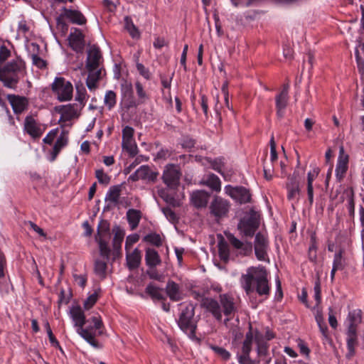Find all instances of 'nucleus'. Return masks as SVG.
<instances>
[{
  "mask_svg": "<svg viewBox=\"0 0 364 364\" xmlns=\"http://www.w3.org/2000/svg\"><path fill=\"white\" fill-rule=\"evenodd\" d=\"M194 315L195 306L190 303L181 309V313L178 320L179 328L192 339L196 338V330L197 327Z\"/></svg>",
  "mask_w": 364,
  "mask_h": 364,
  "instance_id": "3",
  "label": "nucleus"
},
{
  "mask_svg": "<svg viewBox=\"0 0 364 364\" xmlns=\"http://www.w3.org/2000/svg\"><path fill=\"white\" fill-rule=\"evenodd\" d=\"M70 316L75 327H77V328H83L86 323V317L80 306H73L70 309Z\"/></svg>",
  "mask_w": 364,
  "mask_h": 364,
  "instance_id": "23",
  "label": "nucleus"
},
{
  "mask_svg": "<svg viewBox=\"0 0 364 364\" xmlns=\"http://www.w3.org/2000/svg\"><path fill=\"white\" fill-rule=\"evenodd\" d=\"M223 160V158H219L210 161L212 168L222 175H223L222 168L224 166L225 164Z\"/></svg>",
  "mask_w": 364,
  "mask_h": 364,
  "instance_id": "48",
  "label": "nucleus"
},
{
  "mask_svg": "<svg viewBox=\"0 0 364 364\" xmlns=\"http://www.w3.org/2000/svg\"><path fill=\"white\" fill-rule=\"evenodd\" d=\"M201 306L210 311L218 321L222 320V312L220 304L211 298H203Z\"/></svg>",
  "mask_w": 364,
  "mask_h": 364,
  "instance_id": "21",
  "label": "nucleus"
},
{
  "mask_svg": "<svg viewBox=\"0 0 364 364\" xmlns=\"http://www.w3.org/2000/svg\"><path fill=\"white\" fill-rule=\"evenodd\" d=\"M135 87H136V94L139 97V99H138L139 104V105L144 104L145 102V101L148 99V96H147L146 92L144 91L142 85L139 82H136Z\"/></svg>",
  "mask_w": 364,
  "mask_h": 364,
  "instance_id": "47",
  "label": "nucleus"
},
{
  "mask_svg": "<svg viewBox=\"0 0 364 364\" xmlns=\"http://www.w3.org/2000/svg\"><path fill=\"white\" fill-rule=\"evenodd\" d=\"M255 341L257 344V355L259 357L266 356L268 354L269 344L257 330L255 332Z\"/></svg>",
  "mask_w": 364,
  "mask_h": 364,
  "instance_id": "25",
  "label": "nucleus"
},
{
  "mask_svg": "<svg viewBox=\"0 0 364 364\" xmlns=\"http://www.w3.org/2000/svg\"><path fill=\"white\" fill-rule=\"evenodd\" d=\"M333 268H335L338 270H341L343 268V264L342 262V252L341 251L337 252L334 255V259L333 263Z\"/></svg>",
  "mask_w": 364,
  "mask_h": 364,
  "instance_id": "55",
  "label": "nucleus"
},
{
  "mask_svg": "<svg viewBox=\"0 0 364 364\" xmlns=\"http://www.w3.org/2000/svg\"><path fill=\"white\" fill-rule=\"evenodd\" d=\"M225 191L228 196L240 204L251 201L252 196L250 191L243 186L232 187L230 185H228L225 187Z\"/></svg>",
  "mask_w": 364,
  "mask_h": 364,
  "instance_id": "9",
  "label": "nucleus"
},
{
  "mask_svg": "<svg viewBox=\"0 0 364 364\" xmlns=\"http://www.w3.org/2000/svg\"><path fill=\"white\" fill-rule=\"evenodd\" d=\"M230 207V203L228 200L215 195L210 203L209 212L210 215L219 222L228 217Z\"/></svg>",
  "mask_w": 364,
  "mask_h": 364,
  "instance_id": "5",
  "label": "nucleus"
},
{
  "mask_svg": "<svg viewBox=\"0 0 364 364\" xmlns=\"http://www.w3.org/2000/svg\"><path fill=\"white\" fill-rule=\"evenodd\" d=\"M105 237H107V239L110 237V224L107 220L102 219L98 224L95 239L98 244L100 256L108 261L111 250Z\"/></svg>",
  "mask_w": 364,
  "mask_h": 364,
  "instance_id": "4",
  "label": "nucleus"
},
{
  "mask_svg": "<svg viewBox=\"0 0 364 364\" xmlns=\"http://www.w3.org/2000/svg\"><path fill=\"white\" fill-rule=\"evenodd\" d=\"M122 184L111 186L106 195L105 200L117 203L122 191Z\"/></svg>",
  "mask_w": 364,
  "mask_h": 364,
  "instance_id": "36",
  "label": "nucleus"
},
{
  "mask_svg": "<svg viewBox=\"0 0 364 364\" xmlns=\"http://www.w3.org/2000/svg\"><path fill=\"white\" fill-rule=\"evenodd\" d=\"M181 172L178 166L169 164L165 166L162 179L164 183L170 188L175 189L179 185Z\"/></svg>",
  "mask_w": 364,
  "mask_h": 364,
  "instance_id": "8",
  "label": "nucleus"
},
{
  "mask_svg": "<svg viewBox=\"0 0 364 364\" xmlns=\"http://www.w3.org/2000/svg\"><path fill=\"white\" fill-rule=\"evenodd\" d=\"M277 115L279 119L284 116V110L287 106L288 96L279 94L275 97Z\"/></svg>",
  "mask_w": 364,
  "mask_h": 364,
  "instance_id": "34",
  "label": "nucleus"
},
{
  "mask_svg": "<svg viewBox=\"0 0 364 364\" xmlns=\"http://www.w3.org/2000/svg\"><path fill=\"white\" fill-rule=\"evenodd\" d=\"M113 231L114 232V236L112 240V259L115 260L117 257L120 256V250L122 247V242L124 237V231L117 225H115L114 227Z\"/></svg>",
  "mask_w": 364,
  "mask_h": 364,
  "instance_id": "22",
  "label": "nucleus"
},
{
  "mask_svg": "<svg viewBox=\"0 0 364 364\" xmlns=\"http://www.w3.org/2000/svg\"><path fill=\"white\" fill-rule=\"evenodd\" d=\"M220 306L223 307V311L227 318L225 322L229 321L235 313L237 311L234 298L228 294H223L219 296Z\"/></svg>",
  "mask_w": 364,
  "mask_h": 364,
  "instance_id": "14",
  "label": "nucleus"
},
{
  "mask_svg": "<svg viewBox=\"0 0 364 364\" xmlns=\"http://www.w3.org/2000/svg\"><path fill=\"white\" fill-rule=\"evenodd\" d=\"M219 256L221 260L227 262L229 259V247L226 242H221L218 244Z\"/></svg>",
  "mask_w": 364,
  "mask_h": 364,
  "instance_id": "44",
  "label": "nucleus"
},
{
  "mask_svg": "<svg viewBox=\"0 0 364 364\" xmlns=\"http://www.w3.org/2000/svg\"><path fill=\"white\" fill-rule=\"evenodd\" d=\"M159 195L161 198H162L164 201H166L167 203L173 205V206H177L178 204H177V201L174 198V197H173L172 196L168 194L167 193H166L164 191H159Z\"/></svg>",
  "mask_w": 364,
  "mask_h": 364,
  "instance_id": "53",
  "label": "nucleus"
},
{
  "mask_svg": "<svg viewBox=\"0 0 364 364\" xmlns=\"http://www.w3.org/2000/svg\"><path fill=\"white\" fill-rule=\"evenodd\" d=\"M242 287L247 294L255 291L259 295H269V287L267 279V272L264 267H252L246 274L241 277Z\"/></svg>",
  "mask_w": 364,
  "mask_h": 364,
  "instance_id": "1",
  "label": "nucleus"
},
{
  "mask_svg": "<svg viewBox=\"0 0 364 364\" xmlns=\"http://www.w3.org/2000/svg\"><path fill=\"white\" fill-rule=\"evenodd\" d=\"M10 55V50L5 46L0 47V63H3L7 60Z\"/></svg>",
  "mask_w": 364,
  "mask_h": 364,
  "instance_id": "61",
  "label": "nucleus"
},
{
  "mask_svg": "<svg viewBox=\"0 0 364 364\" xmlns=\"http://www.w3.org/2000/svg\"><path fill=\"white\" fill-rule=\"evenodd\" d=\"M86 95V90L82 85L76 87L75 100L80 103V109L85 106Z\"/></svg>",
  "mask_w": 364,
  "mask_h": 364,
  "instance_id": "45",
  "label": "nucleus"
},
{
  "mask_svg": "<svg viewBox=\"0 0 364 364\" xmlns=\"http://www.w3.org/2000/svg\"><path fill=\"white\" fill-rule=\"evenodd\" d=\"M31 59L33 64L40 69L44 68L47 65L46 61L39 57L37 54H31Z\"/></svg>",
  "mask_w": 364,
  "mask_h": 364,
  "instance_id": "54",
  "label": "nucleus"
},
{
  "mask_svg": "<svg viewBox=\"0 0 364 364\" xmlns=\"http://www.w3.org/2000/svg\"><path fill=\"white\" fill-rule=\"evenodd\" d=\"M55 110L61 114L59 122L70 121L79 116L77 105L74 104L56 106Z\"/></svg>",
  "mask_w": 364,
  "mask_h": 364,
  "instance_id": "16",
  "label": "nucleus"
},
{
  "mask_svg": "<svg viewBox=\"0 0 364 364\" xmlns=\"http://www.w3.org/2000/svg\"><path fill=\"white\" fill-rule=\"evenodd\" d=\"M203 184L208 186L212 191L215 192H220L221 190L220 180L214 173L209 174L207 179L203 182Z\"/></svg>",
  "mask_w": 364,
  "mask_h": 364,
  "instance_id": "35",
  "label": "nucleus"
},
{
  "mask_svg": "<svg viewBox=\"0 0 364 364\" xmlns=\"http://www.w3.org/2000/svg\"><path fill=\"white\" fill-rule=\"evenodd\" d=\"M348 170L347 167L337 166L336 168V176L338 181H341Z\"/></svg>",
  "mask_w": 364,
  "mask_h": 364,
  "instance_id": "62",
  "label": "nucleus"
},
{
  "mask_svg": "<svg viewBox=\"0 0 364 364\" xmlns=\"http://www.w3.org/2000/svg\"><path fill=\"white\" fill-rule=\"evenodd\" d=\"M161 210L166 218L171 223L178 221V218L177 217L176 213L169 207L163 208Z\"/></svg>",
  "mask_w": 364,
  "mask_h": 364,
  "instance_id": "50",
  "label": "nucleus"
},
{
  "mask_svg": "<svg viewBox=\"0 0 364 364\" xmlns=\"http://www.w3.org/2000/svg\"><path fill=\"white\" fill-rule=\"evenodd\" d=\"M51 89L58 95L60 102L69 101L73 97V85L62 77H55L51 85Z\"/></svg>",
  "mask_w": 364,
  "mask_h": 364,
  "instance_id": "7",
  "label": "nucleus"
},
{
  "mask_svg": "<svg viewBox=\"0 0 364 364\" xmlns=\"http://www.w3.org/2000/svg\"><path fill=\"white\" fill-rule=\"evenodd\" d=\"M269 145H270L271 161L274 162L277 160L278 156H277V149H276V143H275L273 136H272V138L270 139Z\"/></svg>",
  "mask_w": 364,
  "mask_h": 364,
  "instance_id": "58",
  "label": "nucleus"
},
{
  "mask_svg": "<svg viewBox=\"0 0 364 364\" xmlns=\"http://www.w3.org/2000/svg\"><path fill=\"white\" fill-rule=\"evenodd\" d=\"M269 241L267 237L261 232L255 235L254 249L257 259L259 261H265L267 258V250Z\"/></svg>",
  "mask_w": 364,
  "mask_h": 364,
  "instance_id": "11",
  "label": "nucleus"
},
{
  "mask_svg": "<svg viewBox=\"0 0 364 364\" xmlns=\"http://www.w3.org/2000/svg\"><path fill=\"white\" fill-rule=\"evenodd\" d=\"M259 215L251 209L248 217L240 220L237 228L246 237H252L259 228Z\"/></svg>",
  "mask_w": 364,
  "mask_h": 364,
  "instance_id": "6",
  "label": "nucleus"
},
{
  "mask_svg": "<svg viewBox=\"0 0 364 364\" xmlns=\"http://www.w3.org/2000/svg\"><path fill=\"white\" fill-rule=\"evenodd\" d=\"M252 343H253L252 340H248V339H245L242 343V354H246V357H247L248 355H250V353L252 350Z\"/></svg>",
  "mask_w": 364,
  "mask_h": 364,
  "instance_id": "59",
  "label": "nucleus"
},
{
  "mask_svg": "<svg viewBox=\"0 0 364 364\" xmlns=\"http://www.w3.org/2000/svg\"><path fill=\"white\" fill-rule=\"evenodd\" d=\"M63 10L64 14L57 18V24L61 26L63 28H68V25L60 19L63 16L66 17L71 23L75 24L84 25L86 23L87 19L80 11L68 9L65 7H64Z\"/></svg>",
  "mask_w": 364,
  "mask_h": 364,
  "instance_id": "10",
  "label": "nucleus"
},
{
  "mask_svg": "<svg viewBox=\"0 0 364 364\" xmlns=\"http://www.w3.org/2000/svg\"><path fill=\"white\" fill-rule=\"evenodd\" d=\"M134 130L132 127L129 126H126L122 129V141L133 139Z\"/></svg>",
  "mask_w": 364,
  "mask_h": 364,
  "instance_id": "57",
  "label": "nucleus"
},
{
  "mask_svg": "<svg viewBox=\"0 0 364 364\" xmlns=\"http://www.w3.org/2000/svg\"><path fill=\"white\" fill-rule=\"evenodd\" d=\"M57 132V129L51 130L43 139V142L48 144H52L55 137L56 136Z\"/></svg>",
  "mask_w": 364,
  "mask_h": 364,
  "instance_id": "63",
  "label": "nucleus"
},
{
  "mask_svg": "<svg viewBox=\"0 0 364 364\" xmlns=\"http://www.w3.org/2000/svg\"><path fill=\"white\" fill-rule=\"evenodd\" d=\"M92 328H77V332L81 337H82L88 343H90L92 346L95 348H101L102 345H100L95 339V334L91 332Z\"/></svg>",
  "mask_w": 364,
  "mask_h": 364,
  "instance_id": "28",
  "label": "nucleus"
},
{
  "mask_svg": "<svg viewBox=\"0 0 364 364\" xmlns=\"http://www.w3.org/2000/svg\"><path fill=\"white\" fill-rule=\"evenodd\" d=\"M349 320L348 328L350 329L351 327L355 328L357 330V326L362 321V312L360 310H353L350 311L348 316Z\"/></svg>",
  "mask_w": 364,
  "mask_h": 364,
  "instance_id": "37",
  "label": "nucleus"
},
{
  "mask_svg": "<svg viewBox=\"0 0 364 364\" xmlns=\"http://www.w3.org/2000/svg\"><path fill=\"white\" fill-rule=\"evenodd\" d=\"M102 58L100 48L93 46L87 51V57L86 60V68L87 71H95L99 68L100 60Z\"/></svg>",
  "mask_w": 364,
  "mask_h": 364,
  "instance_id": "18",
  "label": "nucleus"
},
{
  "mask_svg": "<svg viewBox=\"0 0 364 364\" xmlns=\"http://www.w3.org/2000/svg\"><path fill=\"white\" fill-rule=\"evenodd\" d=\"M139 240V235L138 234H132L129 235L127 237L126 242H125V249L128 250L132 247V246L137 242Z\"/></svg>",
  "mask_w": 364,
  "mask_h": 364,
  "instance_id": "56",
  "label": "nucleus"
},
{
  "mask_svg": "<svg viewBox=\"0 0 364 364\" xmlns=\"http://www.w3.org/2000/svg\"><path fill=\"white\" fill-rule=\"evenodd\" d=\"M228 240L232 247L240 250V254L243 256L250 255L252 252V244L251 242H243L235 237L231 233H225Z\"/></svg>",
  "mask_w": 364,
  "mask_h": 364,
  "instance_id": "17",
  "label": "nucleus"
},
{
  "mask_svg": "<svg viewBox=\"0 0 364 364\" xmlns=\"http://www.w3.org/2000/svg\"><path fill=\"white\" fill-rule=\"evenodd\" d=\"M97 294L96 292L90 295L84 301V308L87 310L92 308L97 301Z\"/></svg>",
  "mask_w": 364,
  "mask_h": 364,
  "instance_id": "52",
  "label": "nucleus"
},
{
  "mask_svg": "<svg viewBox=\"0 0 364 364\" xmlns=\"http://www.w3.org/2000/svg\"><path fill=\"white\" fill-rule=\"evenodd\" d=\"M104 102L108 109H112L117 102V95L112 90H109L106 92L105 96Z\"/></svg>",
  "mask_w": 364,
  "mask_h": 364,
  "instance_id": "42",
  "label": "nucleus"
},
{
  "mask_svg": "<svg viewBox=\"0 0 364 364\" xmlns=\"http://www.w3.org/2000/svg\"><path fill=\"white\" fill-rule=\"evenodd\" d=\"M358 345L357 330L351 327L347 331V347L348 354L351 356L355 353V347Z\"/></svg>",
  "mask_w": 364,
  "mask_h": 364,
  "instance_id": "31",
  "label": "nucleus"
},
{
  "mask_svg": "<svg viewBox=\"0 0 364 364\" xmlns=\"http://www.w3.org/2000/svg\"><path fill=\"white\" fill-rule=\"evenodd\" d=\"M141 259V251L135 248L134 251L127 255V264L129 270H133L139 267Z\"/></svg>",
  "mask_w": 364,
  "mask_h": 364,
  "instance_id": "27",
  "label": "nucleus"
},
{
  "mask_svg": "<svg viewBox=\"0 0 364 364\" xmlns=\"http://www.w3.org/2000/svg\"><path fill=\"white\" fill-rule=\"evenodd\" d=\"M68 139L65 136V132H62L53 146V150L50 154V161H53L55 160L57 156L60 152L61 149L68 144Z\"/></svg>",
  "mask_w": 364,
  "mask_h": 364,
  "instance_id": "26",
  "label": "nucleus"
},
{
  "mask_svg": "<svg viewBox=\"0 0 364 364\" xmlns=\"http://www.w3.org/2000/svg\"><path fill=\"white\" fill-rule=\"evenodd\" d=\"M122 146L129 155L130 157H134L138 154V148L133 139L122 141Z\"/></svg>",
  "mask_w": 364,
  "mask_h": 364,
  "instance_id": "40",
  "label": "nucleus"
},
{
  "mask_svg": "<svg viewBox=\"0 0 364 364\" xmlns=\"http://www.w3.org/2000/svg\"><path fill=\"white\" fill-rule=\"evenodd\" d=\"M136 69L140 73V75H142L144 78H146V80H149L150 78L151 75L149 70L147 68H146L142 63H137Z\"/></svg>",
  "mask_w": 364,
  "mask_h": 364,
  "instance_id": "60",
  "label": "nucleus"
},
{
  "mask_svg": "<svg viewBox=\"0 0 364 364\" xmlns=\"http://www.w3.org/2000/svg\"><path fill=\"white\" fill-rule=\"evenodd\" d=\"M286 188L289 200H292L300 194L301 190L298 180V173L294 171L292 175L288 176Z\"/></svg>",
  "mask_w": 364,
  "mask_h": 364,
  "instance_id": "19",
  "label": "nucleus"
},
{
  "mask_svg": "<svg viewBox=\"0 0 364 364\" xmlns=\"http://www.w3.org/2000/svg\"><path fill=\"white\" fill-rule=\"evenodd\" d=\"M6 97L15 114H21L27 109L28 101L26 97L9 94Z\"/></svg>",
  "mask_w": 364,
  "mask_h": 364,
  "instance_id": "20",
  "label": "nucleus"
},
{
  "mask_svg": "<svg viewBox=\"0 0 364 364\" xmlns=\"http://www.w3.org/2000/svg\"><path fill=\"white\" fill-rule=\"evenodd\" d=\"M209 347L214 351V353L220 356L225 360H228L230 358V353L223 347H219L212 344Z\"/></svg>",
  "mask_w": 364,
  "mask_h": 364,
  "instance_id": "46",
  "label": "nucleus"
},
{
  "mask_svg": "<svg viewBox=\"0 0 364 364\" xmlns=\"http://www.w3.org/2000/svg\"><path fill=\"white\" fill-rule=\"evenodd\" d=\"M125 28L127 30L130 36L133 38H138L140 36V33L137 27L133 23V21L129 16L124 17Z\"/></svg>",
  "mask_w": 364,
  "mask_h": 364,
  "instance_id": "39",
  "label": "nucleus"
},
{
  "mask_svg": "<svg viewBox=\"0 0 364 364\" xmlns=\"http://www.w3.org/2000/svg\"><path fill=\"white\" fill-rule=\"evenodd\" d=\"M314 298L316 301V306H318L321 301V282L319 277H317L315 284H314Z\"/></svg>",
  "mask_w": 364,
  "mask_h": 364,
  "instance_id": "49",
  "label": "nucleus"
},
{
  "mask_svg": "<svg viewBox=\"0 0 364 364\" xmlns=\"http://www.w3.org/2000/svg\"><path fill=\"white\" fill-rule=\"evenodd\" d=\"M25 69V63L21 59L13 60L4 65H0V81L4 86L15 89L19 82L18 73Z\"/></svg>",
  "mask_w": 364,
  "mask_h": 364,
  "instance_id": "2",
  "label": "nucleus"
},
{
  "mask_svg": "<svg viewBox=\"0 0 364 364\" xmlns=\"http://www.w3.org/2000/svg\"><path fill=\"white\" fill-rule=\"evenodd\" d=\"M107 262L99 259L95 261L94 272L100 279H104L107 276Z\"/></svg>",
  "mask_w": 364,
  "mask_h": 364,
  "instance_id": "38",
  "label": "nucleus"
},
{
  "mask_svg": "<svg viewBox=\"0 0 364 364\" xmlns=\"http://www.w3.org/2000/svg\"><path fill=\"white\" fill-rule=\"evenodd\" d=\"M68 38L70 47L76 53H82L85 48V35L80 29L73 28Z\"/></svg>",
  "mask_w": 364,
  "mask_h": 364,
  "instance_id": "13",
  "label": "nucleus"
},
{
  "mask_svg": "<svg viewBox=\"0 0 364 364\" xmlns=\"http://www.w3.org/2000/svg\"><path fill=\"white\" fill-rule=\"evenodd\" d=\"M196 141L190 137H185L182 141L181 145L183 148L190 149L194 147Z\"/></svg>",
  "mask_w": 364,
  "mask_h": 364,
  "instance_id": "64",
  "label": "nucleus"
},
{
  "mask_svg": "<svg viewBox=\"0 0 364 364\" xmlns=\"http://www.w3.org/2000/svg\"><path fill=\"white\" fill-rule=\"evenodd\" d=\"M127 218L130 225L131 230H134L139 225L141 218V213L139 210L133 208L129 209L127 212Z\"/></svg>",
  "mask_w": 364,
  "mask_h": 364,
  "instance_id": "32",
  "label": "nucleus"
},
{
  "mask_svg": "<svg viewBox=\"0 0 364 364\" xmlns=\"http://www.w3.org/2000/svg\"><path fill=\"white\" fill-rule=\"evenodd\" d=\"M163 289L154 286L153 284H149L146 289L145 292L150 296L153 300L164 301L166 299L165 296L162 294Z\"/></svg>",
  "mask_w": 364,
  "mask_h": 364,
  "instance_id": "33",
  "label": "nucleus"
},
{
  "mask_svg": "<svg viewBox=\"0 0 364 364\" xmlns=\"http://www.w3.org/2000/svg\"><path fill=\"white\" fill-rule=\"evenodd\" d=\"M24 129L33 139L39 138L42 134L41 129L37 126L36 122L32 116L26 117Z\"/></svg>",
  "mask_w": 364,
  "mask_h": 364,
  "instance_id": "24",
  "label": "nucleus"
},
{
  "mask_svg": "<svg viewBox=\"0 0 364 364\" xmlns=\"http://www.w3.org/2000/svg\"><path fill=\"white\" fill-rule=\"evenodd\" d=\"M122 100L124 107L129 110L131 108H136L139 104L134 96L132 85L131 83L124 82L121 85Z\"/></svg>",
  "mask_w": 364,
  "mask_h": 364,
  "instance_id": "12",
  "label": "nucleus"
},
{
  "mask_svg": "<svg viewBox=\"0 0 364 364\" xmlns=\"http://www.w3.org/2000/svg\"><path fill=\"white\" fill-rule=\"evenodd\" d=\"M143 240L146 242L151 243V245H154L156 247H160L162 245L161 237L160 235L156 232L146 235V236L144 237Z\"/></svg>",
  "mask_w": 364,
  "mask_h": 364,
  "instance_id": "43",
  "label": "nucleus"
},
{
  "mask_svg": "<svg viewBox=\"0 0 364 364\" xmlns=\"http://www.w3.org/2000/svg\"><path fill=\"white\" fill-rule=\"evenodd\" d=\"M166 292L168 296L172 301H178L182 299L181 296L178 284L172 280H169L167 282L166 287Z\"/></svg>",
  "mask_w": 364,
  "mask_h": 364,
  "instance_id": "29",
  "label": "nucleus"
},
{
  "mask_svg": "<svg viewBox=\"0 0 364 364\" xmlns=\"http://www.w3.org/2000/svg\"><path fill=\"white\" fill-rule=\"evenodd\" d=\"M95 176L100 183L107 185L110 181V177L104 173L102 169H98L95 171Z\"/></svg>",
  "mask_w": 364,
  "mask_h": 364,
  "instance_id": "51",
  "label": "nucleus"
},
{
  "mask_svg": "<svg viewBox=\"0 0 364 364\" xmlns=\"http://www.w3.org/2000/svg\"><path fill=\"white\" fill-rule=\"evenodd\" d=\"M145 260L146 265L149 267H155L161 262L158 252L151 248H147L146 250Z\"/></svg>",
  "mask_w": 364,
  "mask_h": 364,
  "instance_id": "30",
  "label": "nucleus"
},
{
  "mask_svg": "<svg viewBox=\"0 0 364 364\" xmlns=\"http://www.w3.org/2000/svg\"><path fill=\"white\" fill-rule=\"evenodd\" d=\"M140 170L142 171L143 174L141 179L142 180H147L151 182H155L157 176L159 175V173L156 171H153L150 169L149 166H141L140 167Z\"/></svg>",
  "mask_w": 364,
  "mask_h": 364,
  "instance_id": "41",
  "label": "nucleus"
},
{
  "mask_svg": "<svg viewBox=\"0 0 364 364\" xmlns=\"http://www.w3.org/2000/svg\"><path fill=\"white\" fill-rule=\"evenodd\" d=\"M210 198V193L206 191L196 190L191 193V204L197 209L204 208L207 207Z\"/></svg>",
  "mask_w": 364,
  "mask_h": 364,
  "instance_id": "15",
  "label": "nucleus"
}]
</instances>
